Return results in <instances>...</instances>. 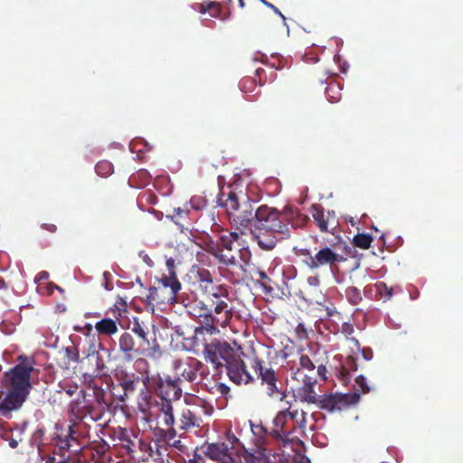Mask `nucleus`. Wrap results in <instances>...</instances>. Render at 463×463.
<instances>
[{
  "label": "nucleus",
  "instance_id": "nucleus-1",
  "mask_svg": "<svg viewBox=\"0 0 463 463\" xmlns=\"http://www.w3.org/2000/svg\"><path fill=\"white\" fill-rule=\"evenodd\" d=\"M250 226L253 239L264 250H273L279 241L289 236L287 215L266 204L255 210Z\"/></svg>",
  "mask_w": 463,
  "mask_h": 463
},
{
  "label": "nucleus",
  "instance_id": "nucleus-2",
  "mask_svg": "<svg viewBox=\"0 0 463 463\" xmlns=\"http://www.w3.org/2000/svg\"><path fill=\"white\" fill-rule=\"evenodd\" d=\"M31 364H19L4 375L6 393L0 399V413L4 416L19 410L27 400L32 390Z\"/></svg>",
  "mask_w": 463,
  "mask_h": 463
},
{
  "label": "nucleus",
  "instance_id": "nucleus-3",
  "mask_svg": "<svg viewBox=\"0 0 463 463\" xmlns=\"http://www.w3.org/2000/svg\"><path fill=\"white\" fill-rule=\"evenodd\" d=\"M217 203L225 209L232 225L236 229H245L251 225L256 209L252 200L242 190L229 187L227 193L222 191Z\"/></svg>",
  "mask_w": 463,
  "mask_h": 463
},
{
  "label": "nucleus",
  "instance_id": "nucleus-4",
  "mask_svg": "<svg viewBox=\"0 0 463 463\" xmlns=\"http://www.w3.org/2000/svg\"><path fill=\"white\" fill-rule=\"evenodd\" d=\"M210 300L213 309L206 308L203 301L198 302V304L202 306V308L206 310L207 313L203 316L202 326L195 329L196 333L203 331H206L211 335L219 333L217 326H220L222 328L226 327L230 325L233 317L234 307L228 296L226 288Z\"/></svg>",
  "mask_w": 463,
  "mask_h": 463
},
{
  "label": "nucleus",
  "instance_id": "nucleus-5",
  "mask_svg": "<svg viewBox=\"0 0 463 463\" xmlns=\"http://www.w3.org/2000/svg\"><path fill=\"white\" fill-rule=\"evenodd\" d=\"M236 232L222 231L216 244L210 246L208 251L214 256L220 264L225 266H240L248 264L250 252L241 247Z\"/></svg>",
  "mask_w": 463,
  "mask_h": 463
},
{
  "label": "nucleus",
  "instance_id": "nucleus-6",
  "mask_svg": "<svg viewBox=\"0 0 463 463\" xmlns=\"http://www.w3.org/2000/svg\"><path fill=\"white\" fill-rule=\"evenodd\" d=\"M187 277L190 291L194 297V299H188L187 303L184 301L185 307H189L193 301L197 302L198 293L211 299L225 288L222 285L215 286L211 272L204 268L193 267Z\"/></svg>",
  "mask_w": 463,
  "mask_h": 463
},
{
  "label": "nucleus",
  "instance_id": "nucleus-7",
  "mask_svg": "<svg viewBox=\"0 0 463 463\" xmlns=\"http://www.w3.org/2000/svg\"><path fill=\"white\" fill-rule=\"evenodd\" d=\"M250 365L258 379L260 380V384L265 386L268 396L270 398H279L280 401L287 397L286 392L282 391V384L279 380L278 373L269 363L267 364L258 356H254Z\"/></svg>",
  "mask_w": 463,
  "mask_h": 463
},
{
  "label": "nucleus",
  "instance_id": "nucleus-8",
  "mask_svg": "<svg viewBox=\"0 0 463 463\" xmlns=\"http://www.w3.org/2000/svg\"><path fill=\"white\" fill-rule=\"evenodd\" d=\"M236 350L228 342L221 339H213L210 343L203 345V356L206 362L211 363L216 370L226 367L238 354Z\"/></svg>",
  "mask_w": 463,
  "mask_h": 463
},
{
  "label": "nucleus",
  "instance_id": "nucleus-9",
  "mask_svg": "<svg viewBox=\"0 0 463 463\" xmlns=\"http://www.w3.org/2000/svg\"><path fill=\"white\" fill-rule=\"evenodd\" d=\"M337 248L338 243H332L330 246L322 247L314 255H312L311 251L307 249H303L300 252L301 255L308 257V259L305 260L306 265L310 269H317L324 266H335L337 263L345 260L343 255L336 251Z\"/></svg>",
  "mask_w": 463,
  "mask_h": 463
},
{
  "label": "nucleus",
  "instance_id": "nucleus-10",
  "mask_svg": "<svg viewBox=\"0 0 463 463\" xmlns=\"http://www.w3.org/2000/svg\"><path fill=\"white\" fill-rule=\"evenodd\" d=\"M70 416L72 421L81 422L90 418L92 421L101 419L102 413L96 409L90 399L87 398L86 392L80 390L74 401L70 403Z\"/></svg>",
  "mask_w": 463,
  "mask_h": 463
},
{
  "label": "nucleus",
  "instance_id": "nucleus-11",
  "mask_svg": "<svg viewBox=\"0 0 463 463\" xmlns=\"http://www.w3.org/2000/svg\"><path fill=\"white\" fill-rule=\"evenodd\" d=\"M360 394L356 392L349 393H330L317 396V404L320 409L329 412L340 411L356 404Z\"/></svg>",
  "mask_w": 463,
  "mask_h": 463
},
{
  "label": "nucleus",
  "instance_id": "nucleus-12",
  "mask_svg": "<svg viewBox=\"0 0 463 463\" xmlns=\"http://www.w3.org/2000/svg\"><path fill=\"white\" fill-rule=\"evenodd\" d=\"M269 435L280 441L283 446L290 443L298 437L294 435V427L290 419L289 408L279 411L273 420V426Z\"/></svg>",
  "mask_w": 463,
  "mask_h": 463
},
{
  "label": "nucleus",
  "instance_id": "nucleus-13",
  "mask_svg": "<svg viewBox=\"0 0 463 463\" xmlns=\"http://www.w3.org/2000/svg\"><path fill=\"white\" fill-rule=\"evenodd\" d=\"M175 369L179 375L189 383L195 382L198 376L201 380H207L209 374L208 367L194 357H188L185 361L179 362Z\"/></svg>",
  "mask_w": 463,
  "mask_h": 463
},
{
  "label": "nucleus",
  "instance_id": "nucleus-14",
  "mask_svg": "<svg viewBox=\"0 0 463 463\" xmlns=\"http://www.w3.org/2000/svg\"><path fill=\"white\" fill-rule=\"evenodd\" d=\"M120 351L124 354L127 360H132L138 355L146 354L151 348L144 340L135 338L131 333L125 332L118 340Z\"/></svg>",
  "mask_w": 463,
  "mask_h": 463
},
{
  "label": "nucleus",
  "instance_id": "nucleus-15",
  "mask_svg": "<svg viewBox=\"0 0 463 463\" xmlns=\"http://www.w3.org/2000/svg\"><path fill=\"white\" fill-rule=\"evenodd\" d=\"M229 379L237 385L248 384L254 382L253 376L249 373L247 365L238 354L225 367Z\"/></svg>",
  "mask_w": 463,
  "mask_h": 463
},
{
  "label": "nucleus",
  "instance_id": "nucleus-16",
  "mask_svg": "<svg viewBox=\"0 0 463 463\" xmlns=\"http://www.w3.org/2000/svg\"><path fill=\"white\" fill-rule=\"evenodd\" d=\"M311 215L315 223L322 232H331L338 226V221L334 211L325 212L320 204H313Z\"/></svg>",
  "mask_w": 463,
  "mask_h": 463
},
{
  "label": "nucleus",
  "instance_id": "nucleus-17",
  "mask_svg": "<svg viewBox=\"0 0 463 463\" xmlns=\"http://www.w3.org/2000/svg\"><path fill=\"white\" fill-rule=\"evenodd\" d=\"M203 448L204 455L213 461L218 463H235L232 448L226 442L206 443Z\"/></svg>",
  "mask_w": 463,
  "mask_h": 463
},
{
  "label": "nucleus",
  "instance_id": "nucleus-18",
  "mask_svg": "<svg viewBox=\"0 0 463 463\" xmlns=\"http://www.w3.org/2000/svg\"><path fill=\"white\" fill-rule=\"evenodd\" d=\"M181 379L176 380L158 378L155 384L156 391L161 398L162 402H171L179 400L182 396V388L180 386Z\"/></svg>",
  "mask_w": 463,
  "mask_h": 463
},
{
  "label": "nucleus",
  "instance_id": "nucleus-19",
  "mask_svg": "<svg viewBox=\"0 0 463 463\" xmlns=\"http://www.w3.org/2000/svg\"><path fill=\"white\" fill-rule=\"evenodd\" d=\"M289 355L290 354L288 352V347L274 352L275 358H280L286 361L285 368L290 373V380L295 382L297 384L308 379H313L314 375L308 373V371H302L299 367H298L295 361L288 360Z\"/></svg>",
  "mask_w": 463,
  "mask_h": 463
},
{
  "label": "nucleus",
  "instance_id": "nucleus-20",
  "mask_svg": "<svg viewBox=\"0 0 463 463\" xmlns=\"http://www.w3.org/2000/svg\"><path fill=\"white\" fill-rule=\"evenodd\" d=\"M317 383V379L316 376H313V379H308L304 381L303 383H299L295 384L292 387L293 395L296 400H298L301 402H307L314 404L317 402V395L315 391V385Z\"/></svg>",
  "mask_w": 463,
  "mask_h": 463
},
{
  "label": "nucleus",
  "instance_id": "nucleus-21",
  "mask_svg": "<svg viewBox=\"0 0 463 463\" xmlns=\"http://www.w3.org/2000/svg\"><path fill=\"white\" fill-rule=\"evenodd\" d=\"M149 382L150 378L148 375L142 379L144 388L140 390L137 398V408L144 415H146V420H149L151 409L157 404L156 397L148 389Z\"/></svg>",
  "mask_w": 463,
  "mask_h": 463
},
{
  "label": "nucleus",
  "instance_id": "nucleus-22",
  "mask_svg": "<svg viewBox=\"0 0 463 463\" xmlns=\"http://www.w3.org/2000/svg\"><path fill=\"white\" fill-rule=\"evenodd\" d=\"M159 284L160 286H158V288H160L163 292L167 288H170L168 300H175L178 292L181 290L182 285L176 278L175 271H170L169 276H163L159 280Z\"/></svg>",
  "mask_w": 463,
  "mask_h": 463
},
{
  "label": "nucleus",
  "instance_id": "nucleus-23",
  "mask_svg": "<svg viewBox=\"0 0 463 463\" xmlns=\"http://www.w3.org/2000/svg\"><path fill=\"white\" fill-rule=\"evenodd\" d=\"M24 430L19 426L13 429L5 430L2 433V439L8 442L12 449H16L24 441Z\"/></svg>",
  "mask_w": 463,
  "mask_h": 463
},
{
  "label": "nucleus",
  "instance_id": "nucleus-24",
  "mask_svg": "<svg viewBox=\"0 0 463 463\" xmlns=\"http://www.w3.org/2000/svg\"><path fill=\"white\" fill-rule=\"evenodd\" d=\"M158 417L161 419L162 424L165 427L167 431L174 430L175 417L171 402H161Z\"/></svg>",
  "mask_w": 463,
  "mask_h": 463
},
{
  "label": "nucleus",
  "instance_id": "nucleus-25",
  "mask_svg": "<svg viewBox=\"0 0 463 463\" xmlns=\"http://www.w3.org/2000/svg\"><path fill=\"white\" fill-rule=\"evenodd\" d=\"M52 443L55 446V449H59V453L63 456L64 452L67 451H74V444H71L68 437L64 432V429L61 428L57 429V432L52 439Z\"/></svg>",
  "mask_w": 463,
  "mask_h": 463
},
{
  "label": "nucleus",
  "instance_id": "nucleus-26",
  "mask_svg": "<svg viewBox=\"0 0 463 463\" xmlns=\"http://www.w3.org/2000/svg\"><path fill=\"white\" fill-rule=\"evenodd\" d=\"M194 8L201 14L209 13L212 17H220L222 14V5L215 1L196 3Z\"/></svg>",
  "mask_w": 463,
  "mask_h": 463
},
{
  "label": "nucleus",
  "instance_id": "nucleus-27",
  "mask_svg": "<svg viewBox=\"0 0 463 463\" xmlns=\"http://www.w3.org/2000/svg\"><path fill=\"white\" fill-rule=\"evenodd\" d=\"M270 453L266 449H257L253 452H246L245 463H272L269 459Z\"/></svg>",
  "mask_w": 463,
  "mask_h": 463
},
{
  "label": "nucleus",
  "instance_id": "nucleus-28",
  "mask_svg": "<svg viewBox=\"0 0 463 463\" xmlns=\"http://www.w3.org/2000/svg\"><path fill=\"white\" fill-rule=\"evenodd\" d=\"M200 418L189 409L183 411L180 417V428L182 430H188L192 427H198L200 425Z\"/></svg>",
  "mask_w": 463,
  "mask_h": 463
},
{
  "label": "nucleus",
  "instance_id": "nucleus-29",
  "mask_svg": "<svg viewBox=\"0 0 463 463\" xmlns=\"http://www.w3.org/2000/svg\"><path fill=\"white\" fill-rule=\"evenodd\" d=\"M265 70L262 68H257L255 70L254 77L244 78L241 82V89L243 92H247L250 90L247 87V83L250 82L251 84H259L260 86H263L267 82V78L265 76Z\"/></svg>",
  "mask_w": 463,
  "mask_h": 463
},
{
  "label": "nucleus",
  "instance_id": "nucleus-30",
  "mask_svg": "<svg viewBox=\"0 0 463 463\" xmlns=\"http://www.w3.org/2000/svg\"><path fill=\"white\" fill-rule=\"evenodd\" d=\"M66 437H68L70 443L74 444V452L80 449V438L81 437L80 431V422L73 421L66 430H64Z\"/></svg>",
  "mask_w": 463,
  "mask_h": 463
},
{
  "label": "nucleus",
  "instance_id": "nucleus-31",
  "mask_svg": "<svg viewBox=\"0 0 463 463\" xmlns=\"http://www.w3.org/2000/svg\"><path fill=\"white\" fill-rule=\"evenodd\" d=\"M95 328L99 334L105 335H112L118 332L117 323L111 318H103L98 321Z\"/></svg>",
  "mask_w": 463,
  "mask_h": 463
},
{
  "label": "nucleus",
  "instance_id": "nucleus-32",
  "mask_svg": "<svg viewBox=\"0 0 463 463\" xmlns=\"http://www.w3.org/2000/svg\"><path fill=\"white\" fill-rule=\"evenodd\" d=\"M290 419L294 427V433L298 430L304 433L307 427V412L304 411H298V410L290 411Z\"/></svg>",
  "mask_w": 463,
  "mask_h": 463
},
{
  "label": "nucleus",
  "instance_id": "nucleus-33",
  "mask_svg": "<svg viewBox=\"0 0 463 463\" xmlns=\"http://www.w3.org/2000/svg\"><path fill=\"white\" fill-rule=\"evenodd\" d=\"M139 376H128L126 375L120 383V385L124 391V394L128 395V393H132L137 389V384L139 383Z\"/></svg>",
  "mask_w": 463,
  "mask_h": 463
},
{
  "label": "nucleus",
  "instance_id": "nucleus-34",
  "mask_svg": "<svg viewBox=\"0 0 463 463\" xmlns=\"http://www.w3.org/2000/svg\"><path fill=\"white\" fill-rule=\"evenodd\" d=\"M297 365L302 371H308V373L316 376V365L307 354H299Z\"/></svg>",
  "mask_w": 463,
  "mask_h": 463
},
{
  "label": "nucleus",
  "instance_id": "nucleus-35",
  "mask_svg": "<svg viewBox=\"0 0 463 463\" xmlns=\"http://www.w3.org/2000/svg\"><path fill=\"white\" fill-rule=\"evenodd\" d=\"M372 241H373V237L367 233L356 234L353 239V244L355 247H358L363 250L369 249Z\"/></svg>",
  "mask_w": 463,
  "mask_h": 463
},
{
  "label": "nucleus",
  "instance_id": "nucleus-36",
  "mask_svg": "<svg viewBox=\"0 0 463 463\" xmlns=\"http://www.w3.org/2000/svg\"><path fill=\"white\" fill-rule=\"evenodd\" d=\"M357 370V363L355 358L353 356H348L345 362V364L342 365L341 369V376L342 380L345 381L348 379L350 371H356Z\"/></svg>",
  "mask_w": 463,
  "mask_h": 463
},
{
  "label": "nucleus",
  "instance_id": "nucleus-37",
  "mask_svg": "<svg viewBox=\"0 0 463 463\" xmlns=\"http://www.w3.org/2000/svg\"><path fill=\"white\" fill-rule=\"evenodd\" d=\"M118 439H119L120 441H122L124 443L123 444V448L128 453H133L134 452L135 442L131 439V435H130V433H129V431L128 430L123 429L120 431V433H119Z\"/></svg>",
  "mask_w": 463,
  "mask_h": 463
},
{
  "label": "nucleus",
  "instance_id": "nucleus-38",
  "mask_svg": "<svg viewBox=\"0 0 463 463\" xmlns=\"http://www.w3.org/2000/svg\"><path fill=\"white\" fill-rule=\"evenodd\" d=\"M95 170L99 175L107 177L113 173V165L109 161L102 160L96 164Z\"/></svg>",
  "mask_w": 463,
  "mask_h": 463
},
{
  "label": "nucleus",
  "instance_id": "nucleus-39",
  "mask_svg": "<svg viewBox=\"0 0 463 463\" xmlns=\"http://www.w3.org/2000/svg\"><path fill=\"white\" fill-rule=\"evenodd\" d=\"M345 297L352 305H358L363 299L361 291L354 286L345 289Z\"/></svg>",
  "mask_w": 463,
  "mask_h": 463
},
{
  "label": "nucleus",
  "instance_id": "nucleus-40",
  "mask_svg": "<svg viewBox=\"0 0 463 463\" xmlns=\"http://www.w3.org/2000/svg\"><path fill=\"white\" fill-rule=\"evenodd\" d=\"M354 332V326H353L352 324H350L348 322H345V323L342 324L341 333L346 338H348L354 345V346L357 347V349H360L359 341L356 338H354V337H350L353 335Z\"/></svg>",
  "mask_w": 463,
  "mask_h": 463
},
{
  "label": "nucleus",
  "instance_id": "nucleus-41",
  "mask_svg": "<svg viewBox=\"0 0 463 463\" xmlns=\"http://www.w3.org/2000/svg\"><path fill=\"white\" fill-rule=\"evenodd\" d=\"M131 332L136 335L138 340H144V342H146L147 345H150V342L147 338V333L137 320L134 321Z\"/></svg>",
  "mask_w": 463,
  "mask_h": 463
},
{
  "label": "nucleus",
  "instance_id": "nucleus-42",
  "mask_svg": "<svg viewBox=\"0 0 463 463\" xmlns=\"http://www.w3.org/2000/svg\"><path fill=\"white\" fill-rule=\"evenodd\" d=\"M326 95L331 102H336L341 99V93L336 83H331L326 89Z\"/></svg>",
  "mask_w": 463,
  "mask_h": 463
},
{
  "label": "nucleus",
  "instance_id": "nucleus-43",
  "mask_svg": "<svg viewBox=\"0 0 463 463\" xmlns=\"http://www.w3.org/2000/svg\"><path fill=\"white\" fill-rule=\"evenodd\" d=\"M163 291L158 287H150L148 288V293L146 295V301L151 304L153 302H163L164 300L161 298V295Z\"/></svg>",
  "mask_w": 463,
  "mask_h": 463
},
{
  "label": "nucleus",
  "instance_id": "nucleus-44",
  "mask_svg": "<svg viewBox=\"0 0 463 463\" xmlns=\"http://www.w3.org/2000/svg\"><path fill=\"white\" fill-rule=\"evenodd\" d=\"M64 353H65V358L67 359V364L69 365L71 362L72 363H76L79 361V358H80V354H79V351L78 349L73 346V345H71V346H67L65 347L64 349Z\"/></svg>",
  "mask_w": 463,
  "mask_h": 463
},
{
  "label": "nucleus",
  "instance_id": "nucleus-45",
  "mask_svg": "<svg viewBox=\"0 0 463 463\" xmlns=\"http://www.w3.org/2000/svg\"><path fill=\"white\" fill-rule=\"evenodd\" d=\"M88 358L96 360V367L98 370L103 369L104 363H103L102 359L100 358L99 354L96 350L95 344L90 345L89 353H88Z\"/></svg>",
  "mask_w": 463,
  "mask_h": 463
},
{
  "label": "nucleus",
  "instance_id": "nucleus-46",
  "mask_svg": "<svg viewBox=\"0 0 463 463\" xmlns=\"http://www.w3.org/2000/svg\"><path fill=\"white\" fill-rule=\"evenodd\" d=\"M378 293L384 298L390 299L392 296V288H389L385 283L379 282L376 284Z\"/></svg>",
  "mask_w": 463,
  "mask_h": 463
},
{
  "label": "nucleus",
  "instance_id": "nucleus-47",
  "mask_svg": "<svg viewBox=\"0 0 463 463\" xmlns=\"http://www.w3.org/2000/svg\"><path fill=\"white\" fill-rule=\"evenodd\" d=\"M355 384L358 387L357 391H361L363 393H368L372 390L367 384L366 378L363 375H359L355 378Z\"/></svg>",
  "mask_w": 463,
  "mask_h": 463
},
{
  "label": "nucleus",
  "instance_id": "nucleus-48",
  "mask_svg": "<svg viewBox=\"0 0 463 463\" xmlns=\"http://www.w3.org/2000/svg\"><path fill=\"white\" fill-rule=\"evenodd\" d=\"M201 387L206 390L210 393H216L217 391V381L212 382L207 378V380H202Z\"/></svg>",
  "mask_w": 463,
  "mask_h": 463
},
{
  "label": "nucleus",
  "instance_id": "nucleus-49",
  "mask_svg": "<svg viewBox=\"0 0 463 463\" xmlns=\"http://www.w3.org/2000/svg\"><path fill=\"white\" fill-rule=\"evenodd\" d=\"M114 307H115V309L118 312L119 316H122L123 313H127L128 312V310H127V307H128L127 302L123 298H119L116 301Z\"/></svg>",
  "mask_w": 463,
  "mask_h": 463
},
{
  "label": "nucleus",
  "instance_id": "nucleus-50",
  "mask_svg": "<svg viewBox=\"0 0 463 463\" xmlns=\"http://www.w3.org/2000/svg\"><path fill=\"white\" fill-rule=\"evenodd\" d=\"M188 213H189V211L187 208L177 207V208L174 209V214L169 217L172 220H174L175 218L184 219L188 215Z\"/></svg>",
  "mask_w": 463,
  "mask_h": 463
},
{
  "label": "nucleus",
  "instance_id": "nucleus-51",
  "mask_svg": "<svg viewBox=\"0 0 463 463\" xmlns=\"http://www.w3.org/2000/svg\"><path fill=\"white\" fill-rule=\"evenodd\" d=\"M296 334L299 339H307L308 337V334L307 328L303 323H299L296 327Z\"/></svg>",
  "mask_w": 463,
  "mask_h": 463
},
{
  "label": "nucleus",
  "instance_id": "nucleus-52",
  "mask_svg": "<svg viewBox=\"0 0 463 463\" xmlns=\"http://www.w3.org/2000/svg\"><path fill=\"white\" fill-rule=\"evenodd\" d=\"M260 3H262L267 7L270 8L275 14H277L283 21L286 20V17L283 15V14L279 10L278 7H276L273 4L268 2L267 0H259Z\"/></svg>",
  "mask_w": 463,
  "mask_h": 463
},
{
  "label": "nucleus",
  "instance_id": "nucleus-53",
  "mask_svg": "<svg viewBox=\"0 0 463 463\" xmlns=\"http://www.w3.org/2000/svg\"><path fill=\"white\" fill-rule=\"evenodd\" d=\"M226 437H227V440L228 442L230 443L231 446H229L230 448H232V450L234 449V445L239 443L240 440L239 439L235 436L234 433H232V431H228L226 433Z\"/></svg>",
  "mask_w": 463,
  "mask_h": 463
},
{
  "label": "nucleus",
  "instance_id": "nucleus-54",
  "mask_svg": "<svg viewBox=\"0 0 463 463\" xmlns=\"http://www.w3.org/2000/svg\"><path fill=\"white\" fill-rule=\"evenodd\" d=\"M315 372H316V377L317 378V376H320V378L324 381L326 380V368L325 365L323 364H320L317 366V370L315 369Z\"/></svg>",
  "mask_w": 463,
  "mask_h": 463
},
{
  "label": "nucleus",
  "instance_id": "nucleus-55",
  "mask_svg": "<svg viewBox=\"0 0 463 463\" xmlns=\"http://www.w3.org/2000/svg\"><path fill=\"white\" fill-rule=\"evenodd\" d=\"M361 352L364 359L366 361H370L373 356V352L370 347H363Z\"/></svg>",
  "mask_w": 463,
  "mask_h": 463
},
{
  "label": "nucleus",
  "instance_id": "nucleus-56",
  "mask_svg": "<svg viewBox=\"0 0 463 463\" xmlns=\"http://www.w3.org/2000/svg\"><path fill=\"white\" fill-rule=\"evenodd\" d=\"M229 392H230V388L225 383L217 382L216 393H220L222 395H226Z\"/></svg>",
  "mask_w": 463,
  "mask_h": 463
},
{
  "label": "nucleus",
  "instance_id": "nucleus-57",
  "mask_svg": "<svg viewBox=\"0 0 463 463\" xmlns=\"http://www.w3.org/2000/svg\"><path fill=\"white\" fill-rule=\"evenodd\" d=\"M190 203L192 207L196 211L202 209L204 205V203L202 202L200 198H192Z\"/></svg>",
  "mask_w": 463,
  "mask_h": 463
},
{
  "label": "nucleus",
  "instance_id": "nucleus-58",
  "mask_svg": "<svg viewBox=\"0 0 463 463\" xmlns=\"http://www.w3.org/2000/svg\"><path fill=\"white\" fill-rule=\"evenodd\" d=\"M137 177H140L144 180L142 185H146L149 182L150 175L146 170H140L137 172Z\"/></svg>",
  "mask_w": 463,
  "mask_h": 463
},
{
  "label": "nucleus",
  "instance_id": "nucleus-59",
  "mask_svg": "<svg viewBox=\"0 0 463 463\" xmlns=\"http://www.w3.org/2000/svg\"><path fill=\"white\" fill-rule=\"evenodd\" d=\"M41 228L52 233L56 232L58 229L53 223H43L41 224Z\"/></svg>",
  "mask_w": 463,
  "mask_h": 463
},
{
  "label": "nucleus",
  "instance_id": "nucleus-60",
  "mask_svg": "<svg viewBox=\"0 0 463 463\" xmlns=\"http://www.w3.org/2000/svg\"><path fill=\"white\" fill-rule=\"evenodd\" d=\"M307 283L309 286L317 287L320 283V279L317 276H310L307 278Z\"/></svg>",
  "mask_w": 463,
  "mask_h": 463
},
{
  "label": "nucleus",
  "instance_id": "nucleus-61",
  "mask_svg": "<svg viewBox=\"0 0 463 463\" xmlns=\"http://www.w3.org/2000/svg\"><path fill=\"white\" fill-rule=\"evenodd\" d=\"M48 278V273L46 271L41 272L39 274V279H46Z\"/></svg>",
  "mask_w": 463,
  "mask_h": 463
},
{
  "label": "nucleus",
  "instance_id": "nucleus-62",
  "mask_svg": "<svg viewBox=\"0 0 463 463\" xmlns=\"http://www.w3.org/2000/svg\"><path fill=\"white\" fill-rule=\"evenodd\" d=\"M256 85L257 84H251L250 82H248L247 87L250 90L248 92H251Z\"/></svg>",
  "mask_w": 463,
  "mask_h": 463
},
{
  "label": "nucleus",
  "instance_id": "nucleus-63",
  "mask_svg": "<svg viewBox=\"0 0 463 463\" xmlns=\"http://www.w3.org/2000/svg\"><path fill=\"white\" fill-rule=\"evenodd\" d=\"M5 288V280L0 277V289Z\"/></svg>",
  "mask_w": 463,
  "mask_h": 463
},
{
  "label": "nucleus",
  "instance_id": "nucleus-64",
  "mask_svg": "<svg viewBox=\"0 0 463 463\" xmlns=\"http://www.w3.org/2000/svg\"><path fill=\"white\" fill-rule=\"evenodd\" d=\"M66 392H67L70 396H71V395L75 392V391H74L73 389L70 388V389L66 390Z\"/></svg>",
  "mask_w": 463,
  "mask_h": 463
}]
</instances>
